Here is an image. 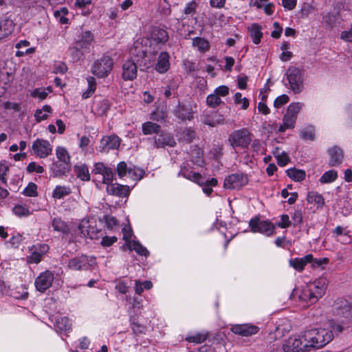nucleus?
I'll return each instance as SVG.
<instances>
[{
	"label": "nucleus",
	"mask_w": 352,
	"mask_h": 352,
	"mask_svg": "<svg viewBox=\"0 0 352 352\" xmlns=\"http://www.w3.org/2000/svg\"><path fill=\"white\" fill-rule=\"evenodd\" d=\"M131 54L134 59L126 60L122 65V77L124 80H132L137 77L138 66H143L144 68H148L151 63H148L146 58L147 56V52L142 43H135L133 47L131 49Z\"/></svg>",
	"instance_id": "1"
},
{
	"label": "nucleus",
	"mask_w": 352,
	"mask_h": 352,
	"mask_svg": "<svg viewBox=\"0 0 352 352\" xmlns=\"http://www.w3.org/2000/svg\"><path fill=\"white\" fill-rule=\"evenodd\" d=\"M302 338L310 350L321 348L329 343L333 338V333L328 329H311L304 331Z\"/></svg>",
	"instance_id": "2"
},
{
	"label": "nucleus",
	"mask_w": 352,
	"mask_h": 352,
	"mask_svg": "<svg viewBox=\"0 0 352 352\" xmlns=\"http://www.w3.org/2000/svg\"><path fill=\"white\" fill-rule=\"evenodd\" d=\"M327 286L326 278H320L303 289L300 298L303 301L314 304L324 294Z\"/></svg>",
	"instance_id": "3"
},
{
	"label": "nucleus",
	"mask_w": 352,
	"mask_h": 352,
	"mask_svg": "<svg viewBox=\"0 0 352 352\" xmlns=\"http://www.w3.org/2000/svg\"><path fill=\"white\" fill-rule=\"evenodd\" d=\"M113 65V58L107 54H103L94 61L91 67V72L98 78H104L110 74Z\"/></svg>",
	"instance_id": "4"
},
{
	"label": "nucleus",
	"mask_w": 352,
	"mask_h": 352,
	"mask_svg": "<svg viewBox=\"0 0 352 352\" xmlns=\"http://www.w3.org/2000/svg\"><path fill=\"white\" fill-rule=\"evenodd\" d=\"M252 134L246 128L232 131L228 136V142L233 148H248L252 142Z\"/></svg>",
	"instance_id": "5"
},
{
	"label": "nucleus",
	"mask_w": 352,
	"mask_h": 352,
	"mask_svg": "<svg viewBox=\"0 0 352 352\" xmlns=\"http://www.w3.org/2000/svg\"><path fill=\"white\" fill-rule=\"evenodd\" d=\"M249 227L252 232H258L267 236L275 233V226L270 220L261 221L259 216H255L250 220Z\"/></svg>",
	"instance_id": "6"
},
{
	"label": "nucleus",
	"mask_w": 352,
	"mask_h": 352,
	"mask_svg": "<svg viewBox=\"0 0 352 352\" xmlns=\"http://www.w3.org/2000/svg\"><path fill=\"white\" fill-rule=\"evenodd\" d=\"M285 75L289 85V89L294 94H300L304 89L301 70L296 67H289Z\"/></svg>",
	"instance_id": "7"
},
{
	"label": "nucleus",
	"mask_w": 352,
	"mask_h": 352,
	"mask_svg": "<svg viewBox=\"0 0 352 352\" xmlns=\"http://www.w3.org/2000/svg\"><path fill=\"white\" fill-rule=\"evenodd\" d=\"M95 264L94 257L82 254L69 259L67 267L72 270H88Z\"/></svg>",
	"instance_id": "8"
},
{
	"label": "nucleus",
	"mask_w": 352,
	"mask_h": 352,
	"mask_svg": "<svg viewBox=\"0 0 352 352\" xmlns=\"http://www.w3.org/2000/svg\"><path fill=\"white\" fill-rule=\"evenodd\" d=\"M285 352H300L309 351L308 345L302 338V334L297 336H291L285 340L283 344Z\"/></svg>",
	"instance_id": "9"
},
{
	"label": "nucleus",
	"mask_w": 352,
	"mask_h": 352,
	"mask_svg": "<svg viewBox=\"0 0 352 352\" xmlns=\"http://www.w3.org/2000/svg\"><path fill=\"white\" fill-rule=\"evenodd\" d=\"M248 183V177L243 173H236L227 176L223 186L227 189H240Z\"/></svg>",
	"instance_id": "10"
},
{
	"label": "nucleus",
	"mask_w": 352,
	"mask_h": 352,
	"mask_svg": "<svg viewBox=\"0 0 352 352\" xmlns=\"http://www.w3.org/2000/svg\"><path fill=\"white\" fill-rule=\"evenodd\" d=\"M96 223L94 220L84 218L78 224V228L83 237L95 239L98 238L100 230L96 227Z\"/></svg>",
	"instance_id": "11"
},
{
	"label": "nucleus",
	"mask_w": 352,
	"mask_h": 352,
	"mask_svg": "<svg viewBox=\"0 0 352 352\" xmlns=\"http://www.w3.org/2000/svg\"><path fill=\"white\" fill-rule=\"evenodd\" d=\"M52 145L47 140L36 139L32 143V151L37 157L45 158L52 153Z\"/></svg>",
	"instance_id": "12"
},
{
	"label": "nucleus",
	"mask_w": 352,
	"mask_h": 352,
	"mask_svg": "<svg viewBox=\"0 0 352 352\" xmlns=\"http://www.w3.org/2000/svg\"><path fill=\"white\" fill-rule=\"evenodd\" d=\"M94 42V34L89 30H86L82 32L77 36V38L74 40V43L76 44L79 49L82 50L84 52L88 54L91 51V48Z\"/></svg>",
	"instance_id": "13"
},
{
	"label": "nucleus",
	"mask_w": 352,
	"mask_h": 352,
	"mask_svg": "<svg viewBox=\"0 0 352 352\" xmlns=\"http://www.w3.org/2000/svg\"><path fill=\"white\" fill-rule=\"evenodd\" d=\"M54 279V274L50 271L46 270L41 273L35 279L34 285L36 290L40 292H45L52 285Z\"/></svg>",
	"instance_id": "14"
},
{
	"label": "nucleus",
	"mask_w": 352,
	"mask_h": 352,
	"mask_svg": "<svg viewBox=\"0 0 352 352\" xmlns=\"http://www.w3.org/2000/svg\"><path fill=\"white\" fill-rule=\"evenodd\" d=\"M175 144L176 142L173 135L165 131H160L153 138V146L156 148L166 146L173 147Z\"/></svg>",
	"instance_id": "15"
},
{
	"label": "nucleus",
	"mask_w": 352,
	"mask_h": 352,
	"mask_svg": "<svg viewBox=\"0 0 352 352\" xmlns=\"http://www.w3.org/2000/svg\"><path fill=\"white\" fill-rule=\"evenodd\" d=\"M120 141V138L116 135L104 136L100 140V151L103 153H108L110 150L118 149Z\"/></svg>",
	"instance_id": "16"
},
{
	"label": "nucleus",
	"mask_w": 352,
	"mask_h": 352,
	"mask_svg": "<svg viewBox=\"0 0 352 352\" xmlns=\"http://www.w3.org/2000/svg\"><path fill=\"white\" fill-rule=\"evenodd\" d=\"M230 329L235 334L248 337L256 334L259 327L251 324H241L232 325Z\"/></svg>",
	"instance_id": "17"
},
{
	"label": "nucleus",
	"mask_w": 352,
	"mask_h": 352,
	"mask_svg": "<svg viewBox=\"0 0 352 352\" xmlns=\"http://www.w3.org/2000/svg\"><path fill=\"white\" fill-rule=\"evenodd\" d=\"M175 116L179 120H192L193 119V111L192 106L190 104H184L180 102L175 109Z\"/></svg>",
	"instance_id": "18"
},
{
	"label": "nucleus",
	"mask_w": 352,
	"mask_h": 352,
	"mask_svg": "<svg viewBox=\"0 0 352 352\" xmlns=\"http://www.w3.org/2000/svg\"><path fill=\"white\" fill-rule=\"evenodd\" d=\"M337 314L352 322V304L345 299H338L336 302Z\"/></svg>",
	"instance_id": "19"
},
{
	"label": "nucleus",
	"mask_w": 352,
	"mask_h": 352,
	"mask_svg": "<svg viewBox=\"0 0 352 352\" xmlns=\"http://www.w3.org/2000/svg\"><path fill=\"white\" fill-rule=\"evenodd\" d=\"M106 190L108 194L119 197H127L130 192V188L128 186L118 183L107 186Z\"/></svg>",
	"instance_id": "20"
},
{
	"label": "nucleus",
	"mask_w": 352,
	"mask_h": 352,
	"mask_svg": "<svg viewBox=\"0 0 352 352\" xmlns=\"http://www.w3.org/2000/svg\"><path fill=\"white\" fill-rule=\"evenodd\" d=\"M170 56L167 52H162L160 54L155 69L159 74H165L170 68Z\"/></svg>",
	"instance_id": "21"
},
{
	"label": "nucleus",
	"mask_w": 352,
	"mask_h": 352,
	"mask_svg": "<svg viewBox=\"0 0 352 352\" xmlns=\"http://www.w3.org/2000/svg\"><path fill=\"white\" fill-rule=\"evenodd\" d=\"M71 164L64 163L61 162H56L52 164L50 170L53 177H58L65 175L71 170Z\"/></svg>",
	"instance_id": "22"
},
{
	"label": "nucleus",
	"mask_w": 352,
	"mask_h": 352,
	"mask_svg": "<svg viewBox=\"0 0 352 352\" xmlns=\"http://www.w3.org/2000/svg\"><path fill=\"white\" fill-rule=\"evenodd\" d=\"M330 160L329 165L330 166H336L340 164L343 160V153L338 146H333L328 150Z\"/></svg>",
	"instance_id": "23"
},
{
	"label": "nucleus",
	"mask_w": 352,
	"mask_h": 352,
	"mask_svg": "<svg viewBox=\"0 0 352 352\" xmlns=\"http://www.w3.org/2000/svg\"><path fill=\"white\" fill-rule=\"evenodd\" d=\"M314 260L313 255L309 254L302 258H294L289 260V265L298 272H302L305 266Z\"/></svg>",
	"instance_id": "24"
},
{
	"label": "nucleus",
	"mask_w": 352,
	"mask_h": 352,
	"mask_svg": "<svg viewBox=\"0 0 352 352\" xmlns=\"http://www.w3.org/2000/svg\"><path fill=\"white\" fill-rule=\"evenodd\" d=\"M56 331L60 333L67 332L72 329V322L67 317L57 316L54 322Z\"/></svg>",
	"instance_id": "25"
},
{
	"label": "nucleus",
	"mask_w": 352,
	"mask_h": 352,
	"mask_svg": "<svg viewBox=\"0 0 352 352\" xmlns=\"http://www.w3.org/2000/svg\"><path fill=\"white\" fill-rule=\"evenodd\" d=\"M13 28L12 20L8 18L0 19V40L10 35L13 31Z\"/></svg>",
	"instance_id": "26"
},
{
	"label": "nucleus",
	"mask_w": 352,
	"mask_h": 352,
	"mask_svg": "<svg viewBox=\"0 0 352 352\" xmlns=\"http://www.w3.org/2000/svg\"><path fill=\"white\" fill-rule=\"evenodd\" d=\"M49 247L46 244L40 245L39 251L36 249L27 257L28 262L31 263H38L43 256L47 252Z\"/></svg>",
	"instance_id": "27"
},
{
	"label": "nucleus",
	"mask_w": 352,
	"mask_h": 352,
	"mask_svg": "<svg viewBox=\"0 0 352 352\" xmlns=\"http://www.w3.org/2000/svg\"><path fill=\"white\" fill-rule=\"evenodd\" d=\"M224 121L223 116L217 112L213 111L210 114H207L204 120V123L211 127L217 124H223Z\"/></svg>",
	"instance_id": "28"
},
{
	"label": "nucleus",
	"mask_w": 352,
	"mask_h": 352,
	"mask_svg": "<svg viewBox=\"0 0 352 352\" xmlns=\"http://www.w3.org/2000/svg\"><path fill=\"white\" fill-rule=\"evenodd\" d=\"M307 201L309 204L316 205L317 208H322L324 205V199L322 195L315 191L307 193Z\"/></svg>",
	"instance_id": "29"
},
{
	"label": "nucleus",
	"mask_w": 352,
	"mask_h": 352,
	"mask_svg": "<svg viewBox=\"0 0 352 352\" xmlns=\"http://www.w3.org/2000/svg\"><path fill=\"white\" fill-rule=\"evenodd\" d=\"M74 172L76 177L82 181L88 182L90 180V174L88 166L85 164L75 165Z\"/></svg>",
	"instance_id": "30"
},
{
	"label": "nucleus",
	"mask_w": 352,
	"mask_h": 352,
	"mask_svg": "<svg viewBox=\"0 0 352 352\" xmlns=\"http://www.w3.org/2000/svg\"><path fill=\"white\" fill-rule=\"evenodd\" d=\"M151 36L154 41L160 44H165L168 40V32L162 28L153 29Z\"/></svg>",
	"instance_id": "31"
},
{
	"label": "nucleus",
	"mask_w": 352,
	"mask_h": 352,
	"mask_svg": "<svg viewBox=\"0 0 352 352\" xmlns=\"http://www.w3.org/2000/svg\"><path fill=\"white\" fill-rule=\"evenodd\" d=\"M198 6L199 3L195 0L186 3L183 10V14L184 15L183 19H189L190 17H193L195 14H197Z\"/></svg>",
	"instance_id": "32"
},
{
	"label": "nucleus",
	"mask_w": 352,
	"mask_h": 352,
	"mask_svg": "<svg viewBox=\"0 0 352 352\" xmlns=\"http://www.w3.org/2000/svg\"><path fill=\"white\" fill-rule=\"evenodd\" d=\"M142 133L145 135L157 134L161 131V126L157 123L147 121L142 124Z\"/></svg>",
	"instance_id": "33"
},
{
	"label": "nucleus",
	"mask_w": 352,
	"mask_h": 352,
	"mask_svg": "<svg viewBox=\"0 0 352 352\" xmlns=\"http://www.w3.org/2000/svg\"><path fill=\"white\" fill-rule=\"evenodd\" d=\"M192 45L201 53L209 51L210 47V43L207 39L199 36L192 38Z\"/></svg>",
	"instance_id": "34"
},
{
	"label": "nucleus",
	"mask_w": 352,
	"mask_h": 352,
	"mask_svg": "<svg viewBox=\"0 0 352 352\" xmlns=\"http://www.w3.org/2000/svg\"><path fill=\"white\" fill-rule=\"evenodd\" d=\"M54 231L58 232L63 234H67L69 232V228L67 223L60 218H54L52 223Z\"/></svg>",
	"instance_id": "35"
},
{
	"label": "nucleus",
	"mask_w": 352,
	"mask_h": 352,
	"mask_svg": "<svg viewBox=\"0 0 352 352\" xmlns=\"http://www.w3.org/2000/svg\"><path fill=\"white\" fill-rule=\"evenodd\" d=\"M261 30V26L257 23H253L249 28L252 42L256 45L261 43V40L263 37V32Z\"/></svg>",
	"instance_id": "36"
},
{
	"label": "nucleus",
	"mask_w": 352,
	"mask_h": 352,
	"mask_svg": "<svg viewBox=\"0 0 352 352\" xmlns=\"http://www.w3.org/2000/svg\"><path fill=\"white\" fill-rule=\"evenodd\" d=\"M287 175L295 182H301L305 179V171L296 168H291L286 170Z\"/></svg>",
	"instance_id": "37"
},
{
	"label": "nucleus",
	"mask_w": 352,
	"mask_h": 352,
	"mask_svg": "<svg viewBox=\"0 0 352 352\" xmlns=\"http://www.w3.org/2000/svg\"><path fill=\"white\" fill-rule=\"evenodd\" d=\"M296 118H294L292 116H290L287 114H285L283 118V124L280 125L278 131L280 133H283L287 129H293L295 126Z\"/></svg>",
	"instance_id": "38"
},
{
	"label": "nucleus",
	"mask_w": 352,
	"mask_h": 352,
	"mask_svg": "<svg viewBox=\"0 0 352 352\" xmlns=\"http://www.w3.org/2000/svg\"><path fill=\"white\" fill-rule=\"evenodd\" d=\"M68 53L73 60V62H77L83 58L85 54L82 50L78 48V47L73 43V45L68 48Z\"/></svg>",
	"instance_id": "39"
},
{
	"label": "nucleus",
	"mask_w": 352,
	"mask_h": 352,
	"mask_svg": "<svg viewBox=\"0 0 352 352\" xmlns=\"http://www.w3.org/2000/svg\"><path fill=\"white\" fill-rule=\"evenodd\" d=\"M52 112V107L45 104L43 107L42 109H38L36 110L34 113L35 120L37 122H40L43 120H45L48 117V113Z\"/></svg>",
	"instance_id": "40"
},
{
	"label": "nucleus",
	"mask_w": 352,
	"mask_h": 352,
	"mask_svg": "<svg viewBox=\"0 0 352 352\" xmlns=\"http://www.w3.org/2000/svg\"><path fill=\"white\" fill-rule=\"evenodd\" d=\"M129 248L131 250H133L138 254L148 256L149 252L144 247L139 241H132L128 244Z\"/></svg>",
	"instance_id": "41"
},
{
	"label": "nucleus",
	"mask_w": 352,
	"mask_h": 352,
	"mask_svg": "<svg viewBox=\"0 0 352 352\" xmlns=\"http://www.w3.org/2000/svg\"><path fill=\"white\" fill-rule=\"evenodd\" d=\"M56 155L58 162L71 164V156L65 147L57 146L56 148Z\"/></svg>",
	"instance_id": "42"
},
{
	"label": "nucleus",
	"mask_w": 352,
	"mask_h": 352,
	"mask_svg": "<svg viewBox=\"0 0 352 352\" xmlns=\"http://www.w3.org/2000/svg\"><path fill=\"white\" fill-rule=\"evenodd\" d=\"M71 193V189L67 186H56L52 192V197L60 199Z\"/></svg>",
	"instance_id": "43"
},
{
	"label": "nucleus",
	"mask_w": 352,
	"mask_h": 352,
	"mask_svg": "<svg viewBox=\"0 0 352 352\" xmlns=\"http://www.w3.org/2000/svg\"><path fill=\"white\" fill-rule=\"evenodd\" d=\"M349 231H346V228H344L341 226H338L332 230L333 236L338 241L339 240L337 239L339 236L344 235L346 236V239L344 240L343 243H349L351 241V236L349 235Z\"/></svg>",
	"instance_id": "44"
},
{
	"label": "nucleus",
	"mask_w": 352,
	"mask_h": 352,
	"mask_svg": "<svg viewBox=\"0 0 352 352\" xmlns=\"http://www.w3.org/2000/svg\"><path fill=\"white\" fill-rule=\"evenodd\" d=\"M338 177V173L334 170L326 171L320 177L319 181L321 184H329L333 182Z\"/></svg>",
	"instance_id": "45"
},
{
	"label": "nucleus",
	"mask_w": 352,
	"mask_h": 352,
	"mask_svg": "<svg viewBox=\"0 0 352 352\" xmlns=\"http://www.w3.org/2000/svg\"><path fill=\"white\" fill-rule=\"evenodd\" d=\"M303 106L304 104L302 102H292L288 106L286 114L290 116H292L294 118L297 119L298 114Z\"/></svg>",
	"instance_id": "46"
},
{
	"label": "nucleus",
	"mask_w": 352,
	"mask_h": 352,
	"mask_svg": "<svg viewBox=\"0 0 352 352\" xmlns=\"http://www.w3.org/2000/svg\"><path fill=\"white\" fill-rule=\"evenodd\" d=\"M166 112L159 108H157L150 114V119L156 122H164L166 120Z\"/></svg>",
	"instance_id": "47"
},
{
	"label": "nucleus",
	"mask_w": 352,
	"mask_h": 352,
	"mask_svg": "<svg viewBox=\"0 0 352 352\" xmlns=\"http://www.w3.org/2000/svg\"><path fill=\"white\" fill-rule=\"evenodd\" d=\"M207 336V333H197L195 335L188 336L186 338V340L188 341V342L201 344L206 340Z\"/></svg>",
	"instance_id": "48"
},
{
	"label": "nucleus",
	"mask_w": 352,
	"mask_h": 352,
	"mask_svg": "<svg viewBox=\"0 0 352 352\" xmlns=\"http://www.w3.org/2000/svg\"><path fill=\"white\" fill-rule=\"evenodd\" d=\"M221 102V99L215 93L208 95L206 98V104L211 108H216Z\"/></svg>",
	"instance_id": "49"
},
{
	"label": "nucleus",
	"mask_w": 352,
	"mask_h": 352,
	"mask_svg": "<svg viewBox=\"0 0 352 352\" xmlns=\"http://www.w3.org/2000/svg\"><path fill=\"white\" fill-rule=\"evenodd\" d=\"M102 175V183L109 186L112 184L114 179L115 173L111 168L107 167Z\"/></svg>",
	"instance_id": "50"
},
{
	"label": "nucleus",
	"mask_w": 352,
	"mask_h": 352,
	"mask_svg": "<svg viewBox=\"0 0 352 352\" xmlns=\"http://www.w3.org/2000/svg\"><path fill=\"white\" fill-rule=\"evenodd\" d=\"M22 194L28 197H36L38 195L36 184L30 182L23 189Z\"/></svg>",
	"instance_id": "51"
},
{
	"label": "nucleus",
	"mask_w": 352,
	"mask_h": 352,
	"mask_svg": "<svg viewBox=\"0 0 352 352\" xmlns=\"http://www.w3.org/2000/svg\"><path fill=\"white\" fill-rule=\"evenodd\" d=\"M190 160L194 164L201 165L204 162L202 151L199 148H195L192 151Z\"/></svg>",
	"instance_id": "52"
},
{
	"label": "nucleus",
	"mask_w": 352,
	"mask_h": 352,
	"mask_svg": "<svg viewBox=\"0 0 352 352\" xmlns=\"http://www.w3.org/2000/svg\"><path fill=\"white\" fill-rule=\"evenodd\" d=\"M26 170L28 173H36L41 174L45 172L44 168L42 166L38 164L35 162H32L29 163L26 167Z\"/></svg>",
	"instance_id": "53"
},
{
	"label": "nucleus",
	"mask_w": 352,
	"mask_h": 352,
	"mask_svg": "<svg viewBox=\"0 0 352 352\" xmlns=\"http://www.w3.org/2000/svg\"><path fill=\"white\" fill-rule=\"evenodd\" d=\"M315 131L313 126H309L300 132V137L304 140H314Z\"/></svg>",
	"instance_id": "54"
},
{
	"label": "nucleus",
	"mask_w": 352,
	"mask_h": 352,
	"mask_svg": "<svg viewBox=\"0 0 352 352\" xmlns=\"http://www.w3.org/2000/svg\"><path fill=\"white\" fill-rule=\"evenodd\" d=\"M23 236L21 234H16L12 236L9 241L6 242V243L10 245V248H18L21 245L22 241L23 240Z\"/></svg>",
	"instance_id": "55"
},
{
	"label": "nucleus",
	"mask_w": 352,
	"mask_h": 352,
	"mask_svg": "<svg viewBox=\"0 0 352 352\" xmlns=\"http://www.w3.org/2000/svg\"><path fill=\"white\" fill-rule=\"evenodd\" d=\"M128 173L130 177L133 179H141L144 174V171L142 169L138 168L136 167H129L128 169Z\"/></svg>",
	"instance_id": "56"
},
{
	"label": "nucleus",
	"mask_w": 352,
	"mask_h": 352,
	"mask_svg": "<svg viewBox=\"0 0 352 352\" xmlns=\"http://www.w3.org/2000/svg\"><path fill=\"white\" fill-rule=\"evenodd\" d=\"M158 11L165 16H168L170 14V6L167 0H162V1H161L160 2Z\"/></svg>",
	"instance_id": "57"
},
{
	"label": "nucleus",
	"mask_w": 352,
	"mask_h": 352,
	"mask_svg": "<svg viewBox=\"0 0 352 352\" xmlns=\"http://www.w3.org/2000/svg\"><path fill=\"white\" fill-rule=\"evenodd\" d=\"M289 100V98L287 94H282L278 96L274 101V107L276 109L282 107Z\"/></svg>",
	"instance_id": "58"
},
{
	"label": "nucleus",
	"mask_w": 352,
	"mask_h": 352,
	"mask_svg": "<svg viewBox=\"0 0 352 352\" xmlns=\"http://www.w3.org/2000/svg\"><path fill=\"white\" fill-rule=\"evenodd\" d=\"M182 136L184 140L191 142L195 138V132L191 128H186L182 131Z\"/></svg>",
	"instance_id": "59"
},
{
	"label": "nucleus",
	"mask_w": 352,
	"mask_h": 352,
	"mask_svg": "<svg viewBox=\"0 0 352 352\" xmlns=\"http://www.w3.org/2000/svg\"><path fill=\"white\" fill-rule=\"evenodd\" d=\"M294 226H300L302 223V212L301 210H296L291 216Z\"/></svg>",
	"instance_id": "60"
},
{
	"label": "nucleus",
	"mask_w": 352,
	"mask_h": 352,
	"mask_svg": "<svg viewBox=\"0 0 352 352\" xmlns=\"http://www.w3.org/2000/svg\"><path fill=\"white\" fill-rule=\"evenodd\" d=\"M210 152L213 155L214 158L217 160L220 159L223 155V145L219 144H214Z\"/></svg>",
	"instance_id": "61"
},
{
	"label": "nucleus",
	"mask_w": 352,
	"mask_h": 352,
	"mask_svg": "<svg viewBox=\"0 0 352 352\" xmlns=\"http://www.w3.org/2000/svg\"><path fill=\"white\" fill-rule=\"evenodd\" d=\"M14 214L19 217L28 216L29 214V210L25 206L21 205H16L12 209Z\"/></svg>",
	"instance_id": "62"
},
{
	"label": "nucleus",
	"mask_w": 352,
	"mask_h": 352,
	"mask_svg": "<svg viewBox=\"0 0 352 352\" xmlns=\"http://www.w3.org/2000/svg\"><path fill=\"white\" fill-rule=\"evenodd\" d=\"M292 224V221L289 219V217L288 214H282L280 215V221L276 223V226L280 228H287Z\"/></svg>",
	"instance_id": "63"
},
{
	"label": "nucleus",
	"mask_w": 352,
	"mask_h": 352,
	"mask_svg": "<svg viewBox=\"0 0 352 352\" xmlns=\"http://www.w3.org/2000/svg\"><path fill=\"white\" fill-rule=\"evenodd\" d=\"M277 164L279 166H285L289 162V157L285 152L278 154L276 156Z\"/></svg>",
	"instance_id": "64"
}]
</instances>
